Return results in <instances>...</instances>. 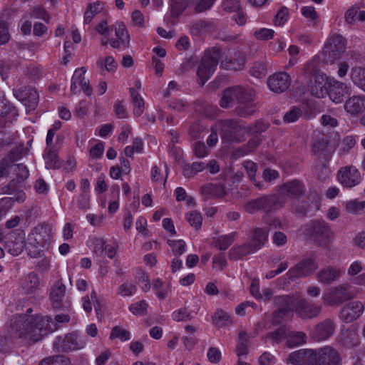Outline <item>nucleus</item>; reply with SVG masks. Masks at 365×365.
Wrapping results in <instances>:
<instances>
[{"mask_svg":"<svg viewBox=\"0 0 365 365\" xmlns=\"http://www.w3.org/2000/svg\"><path fill=\"white\" fill-rule=\"evenodd\" d=\"M206 168L203 162H194L192 164H187L183 168V175L187 178H192L197 173L203 170Z\"/></svg>","mask_w":365,"mask_h":365,"instance_id":"nucleus-45","label":"nucleus"},{"mask_svg":"<svg viewBox=\"0 0 365 365\" xmlns=\"http://www.w3.org/2000/svg\"><path fill=\"white\" fill-rule=\"evenodd\" d=\"M359 343V338L354 331L347 330L342 334L341 344L346 348H353Z\"/></svg>","mask_w":365,"mask_h":365,"instance_id":"nucleus-42","label":"nucleus"},{"mask_svg":"<svg viewBox=\"0 0 365 365\" xmlns=\"http://www.w3.org/2000/svg\"><path fill=\"white\" fill-rule=\"evenodd\" d=\"M268 230L265 228L256 227L250 233V240L248 242L256 252L260 250L267 242Z\"/></svg>","mask_w":365,"mask_h":365,"instance_id":"nucleus-26","label":"nucleus"},{"mask_svg":"<svg viewBox=\"0 0 365 365\" xmlns=\"http://www.w3.org/2000/svg\"><path fill=\"white\" fill-rule=\"evenodd\" d=\"M82 301L83 307L86 312H91L92 311V304H93L94 309L97 314H98V312L100 311V303L97 299L95 291H93L91 293V297L88 296L83 297Z\"/></svg>","mask_w":365,"mask_h":365,"instance_id":"nucleus-43","label":"nucleus"},{"mask_svg":"<svg viewBox=\"0 0 365 365\" xmlns=\"http://www.w3.org/2000/svg\"><path fill=\"white\" fill-rule=\"evenodd\" d=\"M336 176L340 184L347 188L356 186L361 180L359 170L353 165L341 168L338 170Z\"/></svg>","mask_w":365,"mask_h":365,"instance_id":"nucleus-15","label":"nucleus"},{"mask_svg":"<svg viewBox=\"0 0 365 365\" xmlns=\"http://www.w3.org/2000/svg\"><path fill=\"white\" fill-rule=\"evenodd\" d=\"M46 168L47 169H58L61 167L62 160L53 148H46L43 155Z\"/></svg>","mask_w":365,"mask_h":365,"instance_id":"nucleus-34","label":"nucleus"},{"mask_svg":"<svg viewBox=\"0 0 365 365\" xmlns=\"http://www.w3.org/2000/svg\"><path fill=\"white\" fill-rule=\"evenodd\" d=\"M239 95L237 97V115L240 117H248L255 113L254 93L252 91L237 86Z\"/></svg>","mask_w":365,"mask_h":365,"instance_id":"nucleus-9","label":"nucleus"},{"mask_svg":"<svg viewBox=\"0 0 365 365\" xmlns=\"http://www.w3.org/2000/svg\"><path fill=\"white\" fill-rule=\"evenodd\" d=\"M86 71L84 67L76 69L71 78V91L73 94L80 92V88L88 96L92 93V88L88 85V81L85 78Z\"/></svg>","mask_w":365,"mask_h":365,"instance_id":"nucleus-18","label":"nucleus"},{"mask_svg":"<svg viewBox=\"0 0 365 365\" xmlns=\"http://www.w3.org/2000/svg\"><path fill=\"white\" fill-rule=\"evenodd\" d=\"M246 332L240 331L239 334V341L236 348V354L238 357L247 354V341L245 338Z\"/></svg>","mask_w":365,"mask_h":365,"instance_id":"nucleus-51","label":"nucleus"},{"mask_svg":"<svg viewBox=\"0 0 365 365\" xmlns=\"http://www.w3.org/2000/svg\"><path fill=\"white\" fill-rule=\"evenodd\" d=\"M329 162L316 161L315 173L319 179L324 180L329 178V170L327 167Z\"/></svg>","mask_w":365,"mask_h":365,"instance_id":"nucleus-49","label":"nucleus"},{"mask_svg":"<svg viewBox=\"0 0 365 365\" xmlns=\"http://www.w3.org/2000/svg\"><path fill=\"white\" fill-rule=\"evenodd\" d=\"M30 15L31 17L43 19L46 22H48L49 19H50L48 14L41 6H34L31 9Z\"/></svg>","mask_w":365,"mask_h":365,"instance_id":"nucleus-60","label":"nucleus"},{"mask_svg":"<svg viewBox=\"0 0 365 365\" xmlns=\"http://www.w3.org/2000/svg\"><path fill=\"white\" fill-rule=\"evenodd\" d=\"M85 340L77 333H70L63 336H58L53 341V347L58 351H71L83 349Z\"/></svg>","mask_w":365,"mask_h":365,"instance_id":"nucleus-11","label":"nucleus"},{"mask_svg":"<svg viewBox=\"0 0 365 365\" xmlns=\"http://www.w3.org/2000/svg\"><path fill=\"white\" fill-rule=\"evenodd\" d=\"M364 307L361 302L353 301L346 304L340 311V318L346 323L358 319L363 313Z\"/></svg>","mask_w":365,"mask_h":365,"instance_id":"nucleus-22","label":"nucleus"},{"mask_svg":"<svg viewBox=\"0 0 365 365\" xmlns=\"http://www.w3.org/2000/svg\"><path fill=\"white\" fill-rule=\"evenodd\" d=\"M66 285L61 279L55 282L51 289L50 299L54 309H59L63 306V299L66 294Z\"/></svg>","mask_w":365,"mask_h":365,"instance_id":"nucleus-23","label":"nucleus"},{"mask_svg":"<svg viewBox=\"0 0 365 365\" xmlns=\"http://www.w3.org/2000/svg\"><path fill=\"white\" fill-rule=\"evenodd\" d=\"M302 115V110L298 107L293 106L284 114L283 120L286 123H294L297 121Z\"/></svg>","mask_w":365,"mask_h":365,"instance_id":"nucleus-53","label":"nucleus"},{"mask_svg":"<svg viewBox=\"0 0 365 365\" xmlns=\"http://www.w3.org/2000/svg\"><path fill=\"white\" fill-rule=\"evenodd\" d=\"M190 29L192 35L199 36L214 31L215 26L210 21L200 19L192 21Z\"/></svg>","mask_w":365,"mask_h":365,"instance_id":"nucleus-32","label":"nucleus"},{"mask_svg":"<svg viewBox=\"0 0 365 365\" xmlns=\"http://www.w3.org/2000/svg\"><path fill=\"white\" fill-rule=\"evenodd\" d=\"M287 361L293 365H317V351L299 349L289 354Z\"/></svg>","mask_w":365,"mask_h":365,"instance_id":"nucleus-16","label":"nucleus"},{"mask_svg":"<svg viewBox=\"0 0 365 365\" xmlns=\"http://www.w3.org/2000/svg\"><path fill=\"white\" fill-rule=\"evenodd\" d=\"M364 209H365V201L354 200H350L346 204V210L349 213L359 214Z\"/></svg>","mask_w":365,"mask_h":365,"instance_id":"nucleus-50","label":"nucleus"},{"mask_svg":"<svg viewBox=\"0 0 365 365\" xmlns=\"http://www.w3.org/2000/svg\"><path fill=\"white\" fill-rule=\"evenodd\" d=\"M110 338H119L121 341H126L130 339V332L116 326L112 329Z\"/></svg>","mask_w":365,"mask_h":365,"instance_id":"nucleus-61","label":"nucleus"},{"mask_svg":"<svg viewBox=\"0 0 365 365\" xmlns=\"http://www.w3.org/2000/svg\"><path fill=\"white\" fill-rule=\"evenodd\" d=\"M245 64V58L240 52H236L234 57L229 60L222 61L220 63V67L230 71H240Z\"/></svg>","mask_w":365,"mask_h":365,"instance_id":"nucleus-36","label":"nucleus"},{"mask_svg":"<svg viewBox=\"0 0 365 365\" xmlns=\"http://www.w3.org/2000/svg\"><path fill=\"white\" fill-rule=\"evenodd\" d=\"M256 251L247 242L242 245L233 247L228 253L229 259L231 260H238L242 257L255 252Z\"/></svg>","mask_w":365,"mask_h":365,"instance_id":"nucleus-37","label":"nucleus"},{"mask_svg":"<svg viewBox=\"0 0 365 365\" xmlns=\"http://www.w3.org/2000/svg\"><path fill=\"white\" fill-rule=\"evenodd\" d=\"M250 73L252 76L262 78L267 73V64L263 61H257L254 63L250 68Z\"/></svg>","mask_w":365,"mask_h":365,"instance_id":"nucleus-48","label":"nucleus"},{"mask_svg":"<svg viewBox=\"0 0 365 365\" xmlns=\"http://www.w3.org/2000/svg\"><path fill=\"white\" fill-rule=\"evenodd\" d=\"M56 328L48 316L16 315L11 319L9 331L14 337L36 342Z\"/></svg>","mask_w":365,"mask_h":365,"instance_id":"nucleus-1","label":"nucleus"},{"mask_svg":"<svg viewBox=\"0 0 365 365\" xmlns=\"http://www.w3.org/2000/svg\"><path fill=\"white\" fill-rule=\"evenodd\" d=\"M336 329V323L333 319H325L317 323L309 334L314 341L327 340L331 337Z\"/></svg>","mask_w":365,"mask_h":365,"instance_id":"nucleus-13","label":"nucleus"},{"mask_svg":"<svg viewBox=\"0 0 365 365\" xmlns=\"http://www.w3.org/2000/svg\"><path fill=\"white\" fill-rule=\"evenodd\" d=\"M319 267L318 262L314 254L302 258L286 273L289 281H294L299 278L311 275Z\"/></svg>","mask_w":365,"mask_h":365,"instance_id":"nucleus-7","label":"nucleus"},{"mask_svg":"<svg viewBox=\"0 0 365 365\" xmlns=\"http://www.w3.org/2000/svg\"><path fill=\"white\" fill-rule=\"evenodd\" d=\"M213 322L218 327H222L232 324L230 316L225 311L217 310L212 317Z\"/></svg>","mask_w":365,"mask_h":365,"instance_id":"nucleus-47","label":"nucleus"},{"mask_svg":"<svg viewBox=\"0 0 365 365\" xmlns=\"http://www.w3.org/2000/svg\"><path fill=\"white\" fill-rule=\"evenodd\" d=\"M10 37L9 23L0 19V45L7 43Z\"/></svg>","mask_w":365,"mask_h":365,"instance_id":"nucleus-56","label":"nucleus"},{"mask_svg":"<svg viewBox=\"0 0 365 365\" xmlns=\"http://www.w3.org/2000/svg\"><path fill=\"white\" fill-rule=\"evenodd\" d=\"M237 235V233L234 232L219 236L215 240V245L220 250L225 251L234 242Z\"/></svg>","mask_w":365,"mask_h":365,"instance_id":"nucleus-41","label":"nucleus"},{"mask_svg":"<svg viewBox=\"0 0 365 365\" xmlns=\"http://www.w3.org/2000/svg\"><path fill=\"white\" fill-rule=\"evenodd\" d=\"M186 219L190 225L196 230L201 227L202 217L200 212L192 211L186 215Z\"/></svg>","mask_w":365,"mask_h":365,"instance_id":"nucleus-55","label":"nucleus"},{"mask_svg":"<svg viewBox=\"0 0 365 365\" xmlns=\"http://www.w3.org/2000/svg\"><path fill=\"white\" fill-rule=\"evenodd\" d=\"M101 2L98 1L95 3L89 4L84 13V23L89 24L93 19L96 14H98L102 7L101 6Z\"/></svg>","mask_w":365,"mask_h":365,"instance_id":"nucleus-46","label":"nucleus"},{"mask_svg":"<svg viewBox=\"0 0 365 365\" xmlns=\"http://www.w3.org/2000/svg\"><path fill=\"white\" fill-rule=\"evenodd\" d=\"M222 140L225 143H238L242 139V133H246V126L235 119L218 121Z\"/></svg>","mask_w":365,"mask_h":365,"instance_id":"nucleus-6","label":"nucleus"},{"mask_svg":"<svg viewBox=\"0 0 365 365\" xmlns=\"http://www.w3.org/2000/svg\"><path fill=\"white\" fill-rule=\"evenodd\" d=\"M16 180L19 182H24L29 176V172L26 165L22 163L16 165V168L14 170Z\"/></svg>","mask_w":365,"mask_h":365,"instance_id":"nucleus-54","label":"nucleus"},{"mask_svg":"<svg viewBox=\"0 0 365 365\" xmlns=\"http://www.w3.org/2000/svg\"><path fill=\"white\" fill-rule=\"evenodd\" d=\"M355 296V289L348 284H343L331 287L322 299L325 304L333 307L339 306Z\"/></svg>","mask_w":365,"mask_h":365,"instance_id":"nucleus-8","label":"nucleus"},{"mask_svg":"<svg viewBox=\"0 0 365 365\" xmlns=\"http://www.w3.org/2000/svg\"><path fill=\"white\" fill-rule=\"evenodd\" d=\"M295 312L302 319H312L319 315L322 312V306L311 304L304 299H300L296 304Z\"/></svg>","mask_w":365,"mask_h":365,"instance_id":"nucleus-19","label":"nucleus"},{"mask_svg":"<svg viewBox=\"0 0 365 365\" xmlns=\"http://www.w3.org/2000/svg\"><path fill=\"white\" fill-rule=\"evenodd\" d=\"M202 194L207 198H221L227 195L225 187L220 183H209L201 187Z\"/></svg>","mask_w":365,"mask_h":365,"instance_id":"nucleus-30","label":"nucleus"},{"mask_svg":"<svg viewBox=\"0 0 365 365\" xmlns=\"http://www.w3.org/2000/svg\"><path fill=\"white\" fill-rule=\"evenodd\" d=\"M285 202L286 197L282 194L262 195L249 201L245 205V210L250 214L262 210L265 216H269L282 207Z\"/></svg>","mask_w":365,"mask_h":365,"instance_id":"nucleus-2","label":"nucleus"},{"mask_svg":"<svg viewBox=\"0 0 365 365\" xmlns=\"http://www.w3.org/2000/svg\"><path fill=\"white\" fill-rule=\"evenodd\" d=\"M239 91H237V86L226 88L220 101L222 108H228L237 104V97Z\"/></svg>","mask_w":365,"mask_h":365,"instance_id":"nucleus-35","label":"nucleus"},{"mask_svg":"<svg viewBox=\"0 0 365 365\" xmlns=\"http://www.w3.org/2000/svg\"><path fill=\"white\" fill-rule=\"evenodd\" d=\"M340 276L341 271L339 269L334 267H327L318 272L317 278L322 284H330Z\"/></svg>","mask_w":365,"mask_h":365,"instance_id":"nucleus-28","label":"nucleus"},{"mask_svg":"<svg viewBox=\"0 0 365 365\" xmlns=\"http://www.w3.org/2000/svg\"><path fill=\"white\" fill-rule=\"evenodd\" d=\"M307 341V334L303 331H291L287 336L286 344L289 348L304 344Z\"/></svg>","mask_w":365,"mask_h":365,"instance_id":"nucleus-39","label":"nucleus"},{"mask_svg":"<svg viewBox=\"0 0 365 365\" xmlns=\"http://www.w3.org/2000/svg\"><path fill=\"white\" fill-rule=\"evenodd\" d=\"M220 56V50L217 48H212L205 53L197 71V75L200 80L201 86H203L205 82L214 73Z\"/></svg>","mask_w":365,"mask_h":365,"instance_id":"nucleus-5","label":"nucleus"},{"mask_svg":"<svg viewBox=\"0 0 365 365\" xmlns=\"http://www.w3.org/2000/svg\"><path fill=\"white\" fill-rule=\"evenodd\" d=\"M13 93L16 99L21 101L27 110H34L38 103L37 91L31 86H21L14 88Z\"/></svg>","mask_w":365,"mask_h":365,"instance_id":"nucleus-12","label":"nucleus"},{"mask_svg":"<svg viewBox=\"0 0 365 365\" xmlns=\"http://www.w3.org/2000/svg\"><path fill=\"white\" fill-rule=\"evenodd\" d=\"M115 35L123 43H128L129 35L126 26L123 23H116L115 25Z\"/></svg>","mask_w":365,"mask_h":365,"instance_id":"nucleus-52","label":"nucleus"},{"mask_svg":"<svg viewBox=\"0 0 365 365\" xmlns=\"http://www.w3.org/2000/svg\"><path fill=\"white\" fill-rule=\"evenodd\" d=\"M344 107L348 113L356 115L365 110V96L359 95L350 97L346 101Z\"/></svg>","mask_w":365,"mask_h":365,"instance_id":"nucleus-24","label":"nucleus"},{"mask_svg":"<svg viewBox=\"0 0 365 365\" xmlns=\"http://www.w3.org/2000/svg\"><path fill=\"white\" fill-rule=\"evenodd\" d=\"M350 77L355 86L365 91V68L356 66L351 68Z\"/></svg>","mask_w":365,"mask_h":365,"instance_id":"nucleus-40","label":"nucleus"},{"mask_svg":"<svg viewBox=\"0 0 365 365\" xmlns=\"http://www.w3.org/2000/svg\"><path fill=\"white\" fill-rule=\"evenodd\" d=\"M51 241V228L48 225L39 224L30 232L27 237V252L31 257H41L42 248Z\"/></svg>","mask_w":365,"mask_h":365,"instance_id":"nucleus-3","label":"nucleus"},{"mask_svg":"<svg viewBox=\"0 0 365 365\" xmlns=\"http://www.w3.org/2000/svg\"><path fill=\"white\" fill-rule=\"evenodd\" d=\"M339 353L333 347L325 346L317 351V365H340Z\"/></svg>","mask_w":365,"mask_h":365,"instance_id":"nucleus-20","label":"nucleus"},{"mask_svg":"<svg viewBox=\"0 0 365 365\" xmlns=\"http://www.w3.org/2000/svg\"><path fill=\"white\" fill-rule=\"evenodd\" d=\"M147 307L148 304L144 300H142L137 303L132 304L129 309L133 314L143 316L147 313Z\"/></svg>","mask_w":365,"mask_h":365,"instance_id":"nucleus-58","label":"nucleus"},{"mask_svg":"<svg viewBox=\"0 0 365 365\" xmlns=\"http://www.w3.org/2000/svg\"><path fill=\"white\" fill-rule=\"evenodd\" d=\"M292 79L287 72H277L269 76L267 84L270 91L275 93H282L291 85Z\"/></svg>","mask_w":365,"mask_h":365,"instance_id":"nucleus-17","label":"nucleus"},{"mask_svg":"<svg viewBox=\"0 0 365 365\" xmlns=\"http://www.w3.org/2000/svg\"><path fill=\"white\" fill-rule=\"evenodd\" d=\"M299 301L298 297L294 295H279L274 298V304L279 309H285L289 313L293 308L295 309L296 304Z\"/></svg>","mask_w":365,"mask_h":365,"instance_id":"nucleus-33","label":"nucleus"},{"mask_svg":"<svg viewBox=\"0 0 365 365\" xmlns=\"http://www.w3.org/2000/svg\"><path fill=\"white\" fill-rule=\"evenodd\" d=\"M170 21L175 24L180 15L186 10L192 0H170Z\"/></svg>","mask_w":365,"mask_h":365,"instance_id":"nucleus-29","label":"nucleus"},{"mask_svg":"<svg viewBox=\"0 0 365 365\" xmlns=\"http://www.w3.org/2000/svg\"><path fill=\"white\" fill-rule=\"evenodd\" d=\"M305 191L303 183L298 180H293L292 181L284 183L279 189L278 194H282L284 197L285 195H290L294 197H299Z\"/></svg>","mask_w":365,"mask_h":365,"instance_id":"nucleus-27","label":"nucleus"},{"mask_svg":"<svg viewBox=\"0 0 365 365\" xmlns=\"http://www.w3.org/2000/svg\"><path fill=\"white\" fill-rule=\"evenodd\" d=\"M305 233L319 246L327 247L334 238V232L324 220H315L307 224Z\"/></svg>","mask_w":365,"mask_h":365,"instance_id":"nucleus-4","label":"nucleus"},{"mask_svg":"<svg viewBox=\"0 0 365 365\" xmlns=\"http://www.w3.org/2000/svg\"><path fill=\"white\" fill-rule=\"evenodd\" d=\"M269 125L262 121H257L255 124L246 126V133L255 134L264 132L268 128Z\"/></svg>","mask_w":365,"mask_h":365,"instance_id":"nucleus-62","label":"nucleus"},{"mask_svg":"<svg viewBox=\"0 0 365 365\" xmlns=\"http://www.w3.org/2000/svg\"><path fill=\"white\" fill-rule=\"evenodd\" d=\"M11 241L7 245L8 252L13 256L19 255L25 248L27 250V240L23 230H16L11 235Z\"/></svg>","mask_w":365,"mask_h":365,"instance_id":"nucleus-21","label":"nucleus"},{"mask_svg":"<svg viewBox=\"0 0 365 365\" xmlns=\"http://www.w3.org/2000/svg\"><path fill=\"white\" fill-rule=\"evenodd\" d=\"M349 92V88L345 83L339 81H334L330 84L328 90L330 99L336 103H341Z\"/></svg>","mask_w":365,"mask_h":365,"instance_id":"nucleus-25","label":"nucleus"},{"mask_svg":"<svg viewBox=\"0 0 365 365\" xmlns=\"http://www.w3.org/2000/svg\"><path fill=\"white\" fill-rule=\"evenodd\" d=\"M168 244L172 247L173 252L175 255H181L185 250L186 244L182 240H168Z\"/></svg>","mask_w":365,"mask_h":365,"instance_id":"nucleus-57","label":"nucleus"},{"mask_svg":"<svg viewBox=\"0 0 365 365\" xmlns=\"http://www.w3.org/2000/svg\"><path fill=\"white\" fill-rule=\"evenodd\" d=\"M325 78L322 74H315L309 80L308 87L312 96L317 98L324 96Z\"/></svg>","mask_w":365,"mask_h":365,"instance_id":"nucleus-31","label":"nucleus"},{"mask_svg":"<svg viewBox=\"0 0 365 365\" xmlns=\"http://www.w3.org/2000/svg\"><path fill=\"white\" fill-rule=\"evenodd\" d=\"M205 127L199 122L192 123L189 128V134L193 139L200 138L201 134L205 131Z\"/></svg>","mask_w":365,"mask_h":365,"instance_id":"nucleus-64","label":"nucleus"},{"mask_svg":"<svg viewBox=\"0 0 365 365\" xmlns=\"http://www.w3.org/2000/svg\"><path fill=\"white\" fill-rule=\"evenodd\" d=\"M130 94L132 97L133 103L134 105L133 113L136 116L142 115L144 110V101L142 97L139 95L138 91L133 88H130Z\"/></svg>","mask_w":365,"mask_h":365,"instance_id":"nucleus-44","label":"nucleus"},{"mask_svg":"<svg viewBox=\"0 0 365 365\" xmlns=\"http://www.w3.org/2000/svg\"><path fill=\"white\" fill-rule=\"evenodd\" d=\"M289 17V10L286 6H282L277 13L274 18V24L276 26H282L283 25L288 19Z\"/></svg>","mask_w":365,"mask_h":365,"instance_id":"nucleus-59","label":"nucleus"},{"mask_svg":"<svg viewBox=\"0 0 365 365\" xmlns=\"http://www.w3.org/2000/svg\"><path fill=\"white\" fill-rule=\"evenodd\" d=\"M346 50V39L340 34H331L324 46V55L331 62L341 58Z\"/></svg>","mask_w":365,"mask_h":365,"instance_id":"nucleus-10","label":"nucleus"},{"mask_svg":"<svg viewBox=\"0 0 365 365\" xmlns=\"http://www.w3.org/2000/svg\"><path fill=\"white\" fill-rule=\"evenodd\" d=\"M287 334V329L284 326L279 327L277 330L267 334V337L271 338L272 341L279 344L284 339Z\"/></svg>","mask_w":365,"mask_h":365,"instance_id":"nucleus-63","label":"nucleus"},{"mask_svg":"<svg viewBox=\"0 0 365 365\" xmlns=\"http://www.w3.org/2000/svg\"><path fill=\"white\" fill-rule=\"evenodd\" d=\"M334 152V148L325 137L318 138L312 143V154L316 161L329 162Z\"/></svg>","mask_w":365,"mask_h":365,"instance_id":"nucleus-14","label":"nucleus"},{"mask_svg":"<svg viewBox=\"0 0 365 365\" xmlns=\"http://www.w3.org/2000/svg\"><path fill=\"white\" fill-rule=\"evenodd\" d=\"M39 284L38 274L35 272H31L21 282V287L26 294H32L38 288Z\"/></svg>","mask_w":365,"mask_h":365,"instance_id":"nucleus-38","label":"nucleus"}]
</instances>
